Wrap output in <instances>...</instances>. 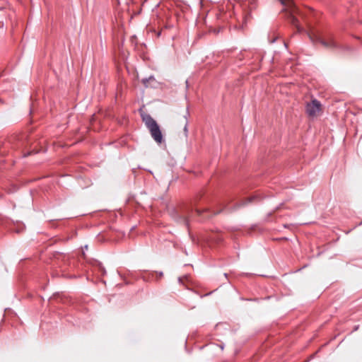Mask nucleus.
<instances>
[{"instance_id": "obj_3", "label": "nucleus", "mask_w": 362, "mask_h": 362, "mask_svg": "<svg viewBox=\"0 0 362 362\" xmlns=\"http://www.w3.org/2000/svg\"><path fill=\"white\" fill-rule=\"evenodd\" d=\"M310 37L313 42H319L323 46L327 48L332 47L335 45V42L331 36L321 37L318 35H310Z\"/></svg>"}, {"instance_id": "obj_5", "label": "nucleus", "mask_w": 362, "mask_h": 362, "mask_svg": "<svg viewBox=\"0 0 362 362\" xmlns=\"http://www.w3.org/2000/svg\"><path fill=\"white\" fill-rule=\"evenodd\" d=\"M184 118H185V125H184L183 130H184L185 136H187V133H188V128H187L188 122H187V119L186 116H184Z\"/></svg>"}, {"instance_id": "obj_4", "label": "nucleus", "mask_w": 362, "mask_h": 362, "mask_svg": "<svg viewBox=\"0 0 362 362\" xmlns=\"http://www.w3.org/2000/svg\"><path fill=\"white\" fill-rule=\"evenodd\" d=\"M282 5H284L286 10H288L291 14V21L294 24L297 21L296 18L293 16L294 11V4L293 0H279Z\"/></svg>"}, {"instance_id": "obj_2", "label": "nucleus", "mask_w": 362, "mask_h": 362, "mask_svg": "<svg viewBox=\"0 0 362 362\" xmlns=\"http://www.w3.org/2000/svg\"><path fill=\"white\" fill-rule=\"evenodd\" d=\"M321 111V104L316 99L312 100L306 105V112L310 117H317L320 114Z\"/></svg>"}, {"instance_id": "obj_1", "label": "nucleus", "mask_w": 362, "mask_h": 362, "mask_svg": "<svg viewBox=\"0 0 362 362\" xmlns=\"http://www.w3.org/2000/svg\"><path fill=\"white\" fill-rule=\"evenodd\" d=\"M142 120L149 130L153 139L158 144L163 141V135L160 127L156 120L149 115H142Z\"/></svg>"}]
</instances>
